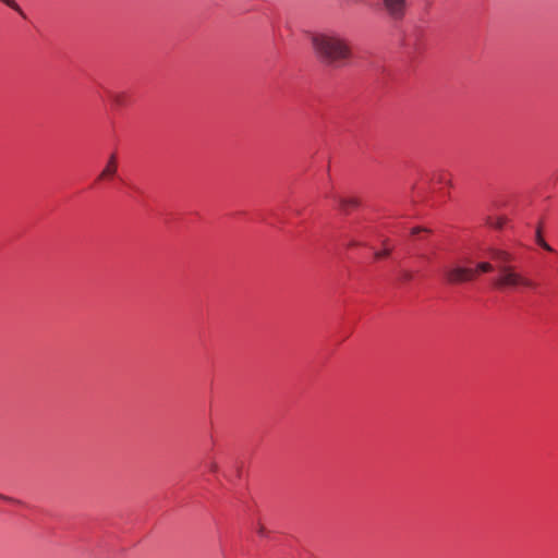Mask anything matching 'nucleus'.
<instances>
[{
    "instance_id": "1",
    "label": "nucleus",
    "mask_w": 558,
    "mask_h": 558,
    "mask_svg": "<svg viewBox=\"0 0 558 558\" xmlns=\"http://www.w3.org/2000/svg\"><path fill=\"white\" fill-rule=\"evenodd\" d=\"M312 43L316 53L326 62L333 63L342 61L350 56L348 44L337 36L315 34L312 37Z\"/></svg>"
},
{
    "instance_id": "2",
    "label": "nucleus",
    "mask_w": 558,
    "mask_h": 558,
    "mask_svg": "<svg viewBox=\"0 0 558 558\" xmlns=\"http://www.w3.org/2000/svg\"><path fill=\"white\" fill-rule=\"evenodd\" d=\"M497 289L532 288L533 282L515 270L511 265H500L498 276L494 280Z\"/></svg>"
},
{
    "instance_id": "3",
    "label": "nucleus",
    "mask_w": 558,
    "mask_h": 558,
    "mask_svg": "<svg viewBox=\"0 0 558 558\" xmlns=\"http://www.w3.org/2000/svg\"><path fill=\"white\" fill-rule=\"evenodd\" d=\"M444 277L450 284H460L475 280V270L472 267L452 265L444 269Z\"/></svg>"
},
{
    "instance_id": "4",
    "label": "nucleus",
    "mask_w": 558,
    "mask_h": 558,
    "mask_svg": "<svg viewBox=\"0 0 558 558\" xmlns=\"http://www.w3.org/2000/svg\"><path fill=\"white\" fill-rule=\"evenodd\" d=\"M383 4L388 14L396 20H401L405 15L407 0H383Z\"/></svg>"
},
{
    "instance_id": "5",
    "label": "nucleus",
    "mask_w": 558,
    "mask_h": 558,
    "mask_svg": "<svg viewBox=\"0 0 558 558\" xmlns=\"http://www.w3.org/2000/svg\"><path fill=\"white\" fill-rule=\"evenodd\" d=\"M108 97L117 108L128 107L134 101L133 95L129 90L111 92Z\"/></svg>"
},
{
    "instance_id": "6",
    "label": "nucleus",
    "mask_w": 558,
    "mask_h": 558,
    "mask_svg": "<svg viewBox=\"0 0 558 558\" xmlns=\"http://www.w3.org/2000/svg\"><path fill=\"white\" fill-rule=\"evenodd\" d=\"M117 169H118L117 157L113 154L110 156L105 169L99 174L98 180H101V181L111 180L114 177Z\"/></svg>"
},
{
    "instance_id": "7",
    "label": "nucleus",
    "mask_w": 558,
    "mask_h": 558,
    "mask_svg": "<svg viewBox=\"0 0 558 558\" xmlns=\"http://www.w3.org/2000/svg\"><path fill=\"white\" fill-rule=\"evenodd\" d=\"M490 257L497 263L498 268L500 265H510L514 260L512 254L502 250H493Z\"/></svg>"
},
{
    "instance_id": "8",
    "label": "nucleus",
    "mask_w": 558,
    "mask_h": 558,
    "mask_svg": "<svg viewBox=\"0 0 558 558\" xmlns=\"http://www.w3.org/2000/svg\"><path fill=\"white\" fill-rule=\"evenodd\" d=\"M508 222L506 216H488L485 220V223L496 230L502 229Z\"/></svg>"
},
{
    "instance_id": "9",
    "label": "nucleus",
    "mask_w": 558,
    "mask_h": 558,
    "mask_svg": "<svg viewBox=\"0 0 558 558\" xmlns=\"http://www.w3.org/2000/svg\"><path fill=\"white\" fill-rule=\"evenodd\" d=\"M433 181L446 185H451V174L446 170H439L434 173Z\"/></svg>"
},
{
    "instance_id": "10",
    "label": "nucleus",
    "mask_w": 558,
    "mask_h": 558,
    "mask_svg": "<svg viewBox=\"0 0 558 558\" xmlns=\"http://www.w3.org/2000/svg\"><path fill=\"white\" fill-rule=\"evenodd\" d=\"M493 269H494L493 265L488 262H481L474 268H472V270H475V279L481 274L490 272V271H493Z\"/></svg>"
},
{
    "instance_id": "11",
    "label": "nucleus",
    "mask_w": 558,
    "mask_h": 558,
    "mask_svg": "<svg viewBox=\"0 0 558 558\" xmlns=\"http://www.w3.org/2000/svg\"><path fill=\"white\" fill-rule=\"evenodd\" d=\"M392 247L391 243L388 240H385L383 243V250L375 253V258L383 259L387 257L391 253Z\"/></svg>"
},
{
    "instance_id": "12",
    "label": "nucleus",
    "mask_w": 558,
    "mask_h": 558,
    "mask_svg": "<svg viewBox=\"0 0 558 558\" xmlns=\"http://www.w3.org/2000/svg\"><path fill=\"white\" fill-rule=\"evenodd\" d=\"M356 206H357V201L354 198L342 199L340 202V208L343 211H349L350 209L355 208Z\"/></svg>"
},
{
    "instance_id": "13",
    "label": "nucleus",
    "mask_w": 558,
    "mask_h": 558,
    "mask_svg": "<svg viewBox=\"0 0 558 558\" xmlns=\"http://www.w3.org/2000/svg\"><path fill=\"white\" fill-rule=\"evenodd\" d=\"M536 243L548 252H553V247L544 240L541 230L536 231Z\"/></svg>"
},
{
    "instance_id": "14",
    "label": "nucleus",
    "mask_w": 558,
    "mask_h": 558,
    "mask_svg": "<svg viewBox=\"0 0 558 558\" xmlns=\"http://www.w3.org/2000/svg\"><path fill=\"white\" fill-rule=\"evenodd\" d=\"M0 1L3 2L5 5H8L9 8L13 9L14 11L19 12L20 14H23L22 9L14 0H0Z\"/></svg>"
},
{
    "instance_id": "15",
    "label": "nucleus",
    "mask_w": 558,
    "mask_h": 558,
    "mask_svg": "<svg viewBox=\"0 0 558 558\" xmlns=\"http://www.w3.org/2000/svg\"><path fill=\"white\" fill-rule=\"evenodd\" d=\"M217 470V465L215 463L210 464V471L215 472Z\"/></svg>"
},
{
    "instance_id": "16",
    "label": "nucleus",
    "mask_w": 558,
    "mask_h": 558,
    "mask_svg": "<svg viewBox=\"0 0 558 558\" xmlns=\"http://www.w3.org/2000/svg\"><path fill=\"white\" fill-rule=\"evenodd\" d=\"M420 231H421V229L415 228V229H413V230H412V234H416V233H418Z\"/></svg>"
}]
</instances>
